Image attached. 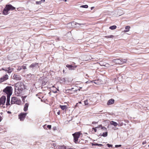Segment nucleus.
Here are the masks:
<instances>
[{"mask_svg": "<svg viewBox=\"0 0 149 149\" xmlns=\"http://www.w3.org/2000/svg\"><path fill=\"white\" fill-rule=\"evenodd\" d=\"M72 136L74 137V141L76 143H77L79 142H78V139L79 138L80 135V132H77L72 134Z\"/></svg>", "mask_w": 149, "mask_h": 149, "instance_id": "1", "label": "nucleus"}, {"mask_svg": "<svg viewBox=\"0 0 149 149\" xmlns=\"http://www.w3.org/2000/svg\"><path fill=\"white\" fill-rule=\"evenodd\" d=\"M127 60L126 59L118 58L117 59H114L112 61L115 63L119 64H122L124 63H125Z\"/></svg>", "mask_w": 149, "mask_h": 149, "instance_id": "2", "label": "nucleus"}, {"mask_svg": "<svg viewBox=\"0 0 149 149\" xmlns=\"http://www.w3.org/2000/svg\"><path fill=\"white\" fill-rule=\"evenodd\" d=\"M11 86H8L5 88L3 90V92L6 93L7 94L12 95V89Z\"/></svg>", "mask_w": 149, "mask_h": 149, "instance_id": "3", "label": "nucleus"}, {"mask_svg": "<svg viewBox=\"0 0 149 149\" xmlns=\"http://www.w3.org/2000/svg\"><path fill=\"white\" fill-rule=\"evenodd\" d=\"M20 102V100H18L16 97H12L11 100L10 102V103L11 104H19Z\"/></svg>", "mask_w": 149, "mask_h": 149, "instance_id": "4", "label": "nucleus"}, {"mask_svg": "<svg viewBox=\"0 0 149 149\" xmlns=\"http://www.w3.org/2000/svg\"><path fill=\"white\" fill-rule=\"evenodd\" d=\"M26 113H21L18 115L20 121H23L26 115Z\"/></svg>", "mask_w": 149, "mask_h": 149, "instance_id": "5", "label": "nucleus"}, {"mask_svg": "<svg viewBox=\"0 0 149 149\" xmlns=\"http://www.w3.org/2000/svg\"><path fill=\"white\" fill-rule=\"evenodd\" d=\"M19 84V87L18 89H19L20 91H22L23 89L25 88L23 82H21L18 83Z\"/></svg>", "mask_w": 149, "mask_h": 149, "instance_id": "6", "label": "nucleus"}, {"mask_svg": "<svg viewBox=\"0 0 149 149\" xmlns=\"http://www.w3.org/2000/svg\"><path fill=\"white\" fill-rule=\"evenodd\" d=\"M6 97L3 95L0 98V104H4L6 100Z\"/></svg>", "mask_w": 149, "mask_h": 149, "instance_id": "7", "label": "nucleus"}, {"mask_svg": "<svg viewBox=\"0 0 149 149\" xmlns=\"http://www.w3.org/2000/svg\"><path fill=\"white\" fill-rule=\"evenodd\" d=\"M6 9H7V10L9 11L10 10H13L15 9V7L13 6L12 5L10 4L6 5Z\"/></svg>", "mask_w": 149, "mask_h": 149, "instance_id": "8", "label": "nucleus"}, {"mask_svg": "<svg viewBox=\"0 0 149 149\" xmlns=\"http://www.w3.org/2000/svg\"><path fill=\"white\" fill-rule=\"evenodd\" d=\"M8 75L7 74H6L5 76L0 78V83L7 80L8 79Z\"/></svg>", "mask_w": 149, "mask_h": 149, "instance_id": "9", "label": "nucleus"}, {"mask_svg": "<svg viewBox=\"0 0 149 149\" xmlns=\"http://www.w3.org/2000/svg\"><path fill=\"white\" fill-rule=\"evenodd\" d=\"M14 79L16 80H21V78L20 76L17 74H15L13 76Z\"/></svg>", "mask_w": 149, "mask_h": 149, "instance_id": "10", "label": "nucleus"}, {"mask_svg": "<svg viewBox=\"0 0 149 149\" xmlns=\"http://www.w3.org/2000/svg\"><path fill=\"white\" fill-rule=\"evenodd\" d=\"M66 66L70 70H74L77 67L76 65L73 66L69 64H67Z\"/></svg>", "mask_w": 149, "mask_h": 149, "instance_id": "11", "label": "nucleus"}, {"mask_svg": "<svg viewBox=\"0 0 149 149\" xmlns=\"http://www.w3.org/2000/svg\"><path fill=\"white\" fill-rule=\"evenodd\" d=\"M115 100L113 99H111L109 100L107 103V105H109L113 104Z\"/></svg>", "mask_w": 149, "mask_h": 149, "instance_id": "12", "label": "nucleus"}, {"mask_svg": "<svg viewBox=\"0 0 149 149\" xmlns=\"http://www.w3.org/2000/svg\"><path fill=\"white\" fill-rule=\"evenodd\" d=\"M38 67V63H32L29 66L30 68H34Z\"/></svg>", "mask_w": 149, "mask_h": 149, "instance_id": "13", "label": "nucleus"}, {"mask_svg": "<svg viewBox=\"0 0 149 149\" xmlns=\"http://www.w3.org/2000/svg\"><path fill=\"white\" fill-rule=\"evenodd\" d=\"M86 24L85 23H79L76 22V24H75L74 27H80L82 25H84Z\"/></svg>", "mask_w": 149, "mask_h": 149, "instance_id": "14", "label": "nucleus"}, {"mask_svg": "<svg viewBox=\"0 0 149 149\" xmlns=\"http://www.w3.org/2000/svg\"><path fill=\"white\" fill-rule=\"evenodd\" d=\"M29 106V104L27 103H26L25 104L24 109V111H26L27 110Z\"/></svg>", "mask_w": 149, "mask_h": 149, "instance_id": "15", "label": "nucleus"}, {"mask_svg": "<svg viewBox=\"0 0 149 149\" xmlns=\"http://www.w3.org/2000/svg\"><path fill=\"white\" fill-rule=\"evenodd\" d=\"M60 107L61 109L63 110H66L68 108L66 105H60Z\"/></svg>", "mask_w": 149, "mask_h": 149, "instance_id": "16", "label": "nucleus"}, {"mask_svg": "<svg viewBox=\"0 0 149 149\" xmlns=\"http://www.w3.org/2000/svg\"><path fill=\"white\" fill-rule=\"evenodd\" d=\"M20 91V90L19 89L17 90V91H15V94L17 96H20V93L22 92V91Z\"/></svg>", "mask_w": 149, "mask_h": 149, "instance_id": "17", "label": "nucleus"}, {"mask_svg": "<svg viewBox=\"0 0 149 149\" xmlns=\"http://www.w3.org/2000/svg\"><path fill=\"white\" fill-rule=\"evenodd\" d=\"M8 11L9 10H7V9H6V8L5 7L3 10V13L4 15H6L8 14Z\"/></svg>", "mask_w": 149, "mask_h": 149, "instance_id": "18", "label": "nucleus"}, {"mask_svg": "<svg viewBox=\"0 0 149 149\" xmlns=\"http://www.w3.org/2000/svg\"><path fill=\"white\" fill-rule=\"evenodd\" d=\"M13 68H11L10 67H8V70H7V73L10 74L13 71Z\"/></svg>", "mask_w": 149, "mask_h": 149, "instance_id": "19", "label": "nucleus"}, {"mask_svg": "<svg viewBox=\"0 0 149 149\" xmlns=\"http://www.w3.org/2000/svg\"><path fill=\"white\" fill-rule=\"evenodd\" d=\"M91 144L92 146H96L100 147L103 146V145L102 144H98L96 143H93Z\"/></svg>", "mask_w": 149, "mask_h": 149, "instance_id": "20", "label": "nucleus"}, {"mask_svg": "<svg viewBox=\"0 0 149 149\" xmlns=\"http://www.w3.org/2000/svg\"><path fill=\"white\" fill-rule=\"evenodd\" d=\"M110 123L111 125L114 126H116L118 125V124L117 123L113 121H111Z\"/></svg>", "mask_w": 149, "mask_h": 149, "instance_id": "21", "label": "nucleus"}, {"mask_svg": "<svg viewBox=\"0 0 149 149\" xmlns=\"http://www.w3.org/2000/svg\"><path fill=\"white\" fill-rule=\"evenodd\" d=\"M130 27L129 26H126L125 27V30H124V32H127L129 31L130 29Z\"/></svg>", "mask_w": 149, "mask_h": 149, "instance_id": "22", "label": "nucleus"}, {"mask_svg": "<svg viewBox=\"0 0 149 149\" xmlns=\"http://www.w3.org/2000/svg\"><path fill=\"white\" fill-rule=\"evenodd\" d=\"M19 84L18 83H17L16 84H15V91H17V90H19V89H18V88L19 87Z\"/></svg>", "mask_w": 149, "mask_h": 149, "instance_id": "23", "label": "nucleus"}, {"mask_svg": "<svg viewBox=\"0 0 149 149\" xmlns=\"http://www.w3.org/2000/svg\"><path fill=\"white\" fill-rule=\"evenodd\" d=\"M117 28L116 26V25H113L110 26L109 29L111 30H114L116 29Z\"/></svg>", "mask_w": 149, "mask_h": 149, "instance_id": "24", "label": "nucleus"}, {"mask_svg": "<svg viewBox=\"0 0 149 149\" xmlns=\"http://www.w3.org/2000/svg\"><path fill=\"white\" fill-rule=\"evenodd\" d=\"M58 149H66V148L65 146H60L58 147Z\"/></svg>", "mask_w": 149, "mask_h": 149, "instance_id": "25", "label": "nucleus"}, {"mask_svg": "<svg viewBox=\"0 0 149 149\" xmlns=\"http://www.w3.org/2000/svg\"><path fill=\"white\" fill-rule=\"evenodd\" d=\"M108 134L107 132H105L103 133V134H102V136H103L104 137H106L107 136Z\"/></svg>", "mask_w": 149, "mask_h": 149, "instance_id": "26", "label": "nucleus"}, {"mask_svg": "<svg viewBox=\"0 0 149 149\" xmlns=\"http://www.w3.org/2000/svg\"><path fill=\"white\" fill-rule=\"evenodd\" d=\"M114 36L112 35H111L109 36H105V37L107 38H113L114 37Z\"/></svg>", "mask_w": 149, "mask_h": 149, "instance_id": "27", "label": "nucleus"}, {"mask_svg": "<svg viewBox=\"0 0 149 149\" xmlns=\"http://www.w3.org/2000/svg\"><path fill=\"white\" fill-rule=\"evenodd\" d=\"M122 77L121 75H119L118 77H117V79L120 81H121Z\"/></svg>", "mask_w": 149, "mask_h": 149, "instance_id": "28", "label": "nucleus"}, {"mask_svg": "<svg viewBox=\"0 0 149 149\" xmlns=\"http://www.w3.org/2000/svg\"><path fill=\"white\" fill-rule=\"evenodd\" d=\"M11 95L10 94L7 95V100L10 101V97Z\"/></svg>", "mask_w": 149, "mask_h": 149, "instance_id": "29", "label": "nucleus"}, {"mask_svg": "<svg viewBox=\"0 0 149 149\" xmlns=\"http://www.w3.org/2000/svg\"><path fill=\"white\" fill-rule=\"evenodd\" d=\"M80 7H81V8H87L88 7V6L87 5H84L81 6H80Z\"/></svg>", "mask_w": 149, "mask_h": 149, "instance_id": "30", "label": "nucleus"}, {"mask_svg": "<svg viewBox=\"0 0 149 149\" xmlns=\"http://www.w3.org/2000/svg\"><path fill=\"white\" fill-rule=\"evenodd\" d=\"M22 69H23L25 70L26 68L25 65H24L23 66H21Z\"/></svg>", "mask_w": 149, "mask_h": 149, "instance_id": "31", "label": "nucleus"}, {"mask_svg": "<svg viewBox=\"0 0 149 149\" xmlns=\"http://www.w3.org/2000/svg\"><path fill=\"white\" fill-rule=\"evenodd\" d=\"M8 70V68H2L1 70H0V71H1V70H4V71H6V72L7 71V70Z\"/></svg>", "mask_w": 149, "mask_h": 149, "instance_id": "32", "label": "nucleus"}, {"mask_svg": "<svg viewBox=\"0 0 149 149\" xmlns=\"http://www.w3.org/2000/svg\"><path fill=\"white\" fill-rule=\"evenodd\" d=\"M10 101L6 100V105L8 106L10 104Z\"/></svg>", "mask_w": 149, "mask_h": 149, "instance_id": "33", "label": "nucleus"}, {"mask_svg": "<svg viewBox=\"0 0 149 149\" xmlns=\"http://www.w3.org/2000/svg\"><path fill=\"white\" fill-rule=\"evenodd\" d=\"M71 24L72 25V26L74 27L75 25V24H76V22H71Z\"/></svg>", "mask_w": 149, "mask_h": 149, "instance_id": "34", "label": "nucleus"}, {"mask_svg": "<svg viewBox=\"0 0 149 149\" xmlns=\"http://www.w3.org/2000/svg\"><path fill=\"white\" fill-rule=\"evenodd\" d=\"M107 146L109 148H110V147L112 148L113 145H111V144H107Z\"/></svg>", "mask_w": 149, "mask_h": 149, "instance_id": "35", "label": "nucleus"}, {"mask_svg": "<svg viewBox=\"0 0 149 149\" xmlns=\"http://www.w3.org/2000/svg\"><path fill=\"white\" fill-rule=\"evenodd\" d=\"M101 129L102 130H105V131H106L107 130V128L105 127H102V126Z\"/></svg>", "mask_w": 149, "mask_h": 149, "instance_id": "36", "label": "nucleus"}, {"mask_svg": "<svg viewBox=\"0 0 149 149\" xmlns=\"http://www.w3.org/2000/svg\"><path fill=\"white\" fill-rule=\"evenodd\" d=\"M36 4H41V1H37L36 2Z\"/></svg>", "mask_w": 149, "mask_h": 149, "instance_id": "37", "label": "nucleus"}, {"mask_svg": "<svg viewBox=\"0 0 149 149\" xmlns=\"http://www.w3.org/2000/svg\"><path fill=\"white\" fill-rule=\"evenodd\" d=\"M47 127L49 129H50L51 128V125H48L47 126Z\"/></svg>", "mask_w": 149, "mask_h": 149, "instance_id": "38", "label": "nucleus"}, {"mask_svg": "<svg viewBox=\"0 0 149 149\" xmlns=\"http://www.w3.org/2000/svg\"><path fill=\"white\" fill-rule=\"evenodd\" d=\"M121 146V145H115V147L117 148L118 147H120Z\"/></svg>", "mask_w": 149, "mask_h": 149, "instance_id": "39", "label": "nucleus"}, {"mask_svg": "<svg viewBox=\"0 0 149 149\" xmlns=\"http://www.w3.org/2000/svg\"><path fill=\"white\" fill-rule=\"evenodd\" d=\"M21 70H22L21 66L19 67L17 69V70L19 71H20Z\"/></svg>", "mask_w": 149, "mask_h": 149, "instance_id": "40", "label": "nucleus"}, {"mask_svg": "<svg viewBox=\"0 0 149 149\" xmlns=\"http://www.w3.org/2000/svg\"><path fill=\"white\" fill-rule=\"evenodd\" d=\"M93 130H94V131L95 132H97V129L94 127H93L92 128Z\"/></svg>", "mask_w": 149, "mask_h": 149, "instance_id": "41", "label": "nucleus"}, {"mask_svg": "<svg viewBox=\"0 0 149 149\" xmlns=\"http://www.w3.org/2000/svg\"><path fill=\"white\" fill-rule=\"evenodd\" d=\"M87 100H85L84 101V103H85V104L86 105H87L88 104V103H87L86 102H87Z\"/></svg>", "mask_w": 149, "mask_h": 149, "instance_id": "42", "label": "nucleus"}, {"mask_svg": "<svg viewBox=\"0 0 149 149\" xmlns=\"http://www.w3.org/2000/svg\"><path fill=\"white\" fill-rule=\"evenodd\" d=\"M27 97V96H22V98H23V99H25Z\"/></svg>", "mask_w": 149, "mask_h": 149, "instance_id": "43", "label": "nucleus"}, {"mask_svg": "<svg viewBox=\"0 0 149 149\" xmlns=\"http://www.w3.org/2000/svg\"><path fill=\"white\" fill-rule=\"evenodd\" d=\"M146 143V141H143V142L142 144L143 145H144Z\"/></svg>", "mask_w": 149, "mask_h": 149, "instance_id": "44", "label": "nucleus"}, {"mask_svg": "<svg viewBox=\"0 0 149 149\" xmlns=\"http://www.w3.org/2000/svg\"><path fill=\"white\" fill-rule=\"evenodd\" d=\"M78 103H77L76 104V105L75 106V107H78Z\"/></svg>", "mask_w": 149, "mask_h": 149, "instance_id": "45", "label": "nucleus"}, {"mask_svg": "<svg viewBox=\"0 0 149 149\" xmlns=\"http://www.w3.org/2000/svg\"><path fill=\"white\" fill-rule=\"evenodd\" d=\"M22 100L23 101V102H24L25 101V99H23V98H22Z\"/></svg>", "mask_w": 149, "mask_h": 149, "instance_id": "46", "label": "nucleus"}, {"mask_svg": "<svg viewBox=\"0 0 149 149\" xmlns=\"http://www.w3.org/2000/svg\"><path fill=\"white\" fill-rule=\"evenodd\" d=\"M60 111H58L57 112V114L59 115L60 114Z\"/></svg>", "mask_w": 149, "mask_h": 149, "instance_id": "47", "label": "nucleus"}, {"mask_svg": "<svg viewBox=\"0 0 149 149\" xmlns=\"http://www.w3.org/2000/svg\"><path fill=\"white\" fill-rule=\"evenodd\" d=\"M97 123V122H92V124H94V123Z\"/></svg>", "mask_w": 149, "mask_h": 149, "instance_id": "48", "label": "nucleus"}, {"mask_svg": "<svg viewBox=\"0 0 149 149\" xmlns=\"http://www.w3.org/2000/svg\"><path fill=\"white\" fill-rule=\"evenodd\" d=\"M1 120H2L1 117L0 116V122L1 121Z\"/></svg>", "mask_w": 149, "mask_h": 149, "instance_id": "49", "label": "nucleus"}, {"mask_svg": "<svg viewBox=\"0 0 149 149\" xmlns=\"http://www.w3.org/2000/svg\"><path fill=\"white\" fill-rule=\"evenodd\" d=\"M41 1L44 2L45 1V0H41Z\"/></svg>", "mask_w": 149, "mask_h": 149, "instance_id": "50", "label": "nucleus"}, {"mask_svg": "<svg viewBox=\"0 0 149 149\" xmlns=\"http://www.w3.org/2000/svg\"><path fill=\"white\" fill-rule=\"evenodd\" d=\"M102 134H100L99 135V136H102Z\"/></svg>", "mask_w": 149, "mask_h": 149, "instance_id": "51", "label": "nucleus"}, {"mask_svg": "<svg viewBox=\"0 0 149 149\" xmlns=\"http://www.w3.org/2000/svg\"><path fill=\"white\" fill-rule=\"evenodd\" d=\"M79 104H81V102H79Z\"/></svg>", "mask_w": 149, "mask_h": 149, "instance_id": "52", "label": "nucleus"}, {"mask_svg": "<svg viewBox=\"0 0 149 149\" xmlns=\"http://www.w3.org/2000/svg\"><path fill=\"white\" fill-rule=\"evenodd\" d=\"M63 1L65 2H66L67 1V0H63Z\"/></svg>", "mask_w": 149, "mask_h": 149, "instance_id": "53", "label": "nucleus"}, {"mask_svg": "<svg viewBox=\"0 0 149 149\" xmlns=\"http://www.w3.org/2000/svg\"><path fill=\"white\" fill-rule=\"evenodd\" d=\"M94 7H92L91 8V9H93V8Z\"/></svg>", "mask_w": 149, "mask_h": 149, "instance_id": "54", "label": "nucleus"}, {"mask_svg": "<svg viewBox=\"0 0 149 149\" xmlns=\"http://www.w3.org/2000/svg\"><path fill=\"white\" fill-rule=\"evenodd\" d=\"M122 125H121V124L120 125V126H121Z\"/></svg>", "mask_w": 149, "mask_h": 149, "instance_id": "55", "label": "nucleus"}, {"mask_svg": "<svg viewBox=\"0 0 149 149\" xmlns=\"http://www.w3.org/2000/svg\"><path fill=\"white\" fill-rule=\"evenodd\" d=\"M85 134H87V133H85Z\"/></svg>", "mask_w": 149, "mask_h": 149, "instance_id": "56", "label": "nucleus"}, {"mask_svg": "<svg viewBox=\"0 0 149 149\" xmlns=\"http://www.w3.org/2000/svg\"><path fill=\"white\" fill-rule=\"evenodd\" d=\"M2 113H1V114H2Z\"/></svg>", "mask_w": 149, "mask_h": 149, "instance_id": "57", "label": "nucleus"}, {"mask_svg": "<svg viewBox=\"0 0 149 149\" xmlns=\"http://www.w3.org/2000/svg\"><path fill=\"white\" fill-rule=\"evenodd\" d=\"M74 89V88H72V89Z\"/></svg>", "mask_w": 149, "mask_h": 149, "instance_id": "58", "label": "nucleus"}, {"mask_svg": "<svg viewBox=\"0 0 149 149\" xmlns=\"http://www.w3.org/2000/svg\"><path fill=\"white\" fill-rule=\"evenodd\" d=\"M63 79H64L65 80V79H64V78H63Z\"/></svg>", "mask_w": 149, "mask_h": 149, "instance_id": "59", "label": "nucleus"}, {"mask_svg": "<svg viewBox=\"0 0 149 149\" xmlns=\"http://www.w3.org/2000/svg\"><path fill=\"white\" fill-rule=\"evenodd\" d=\"M36 95L37 96L38 95V94H36Z\"/></svg>", "mask_w": 149, "mask_h": 149, "instance_id": "60", "label": "nucleus"}, {"mask_svg": "<svg viewBox=\"0 0 149 149\" xmlns=\"http://www.w3.org/2000/svg\"><path fill=\"white\" fill-rule=\"evenodd\" d=\"M148 147H149V145H148Z\"/></svg>", "mask_w": 149, "mask_h": 149, "instance_id": "61", "label": "nucleus"}]
</instances>
